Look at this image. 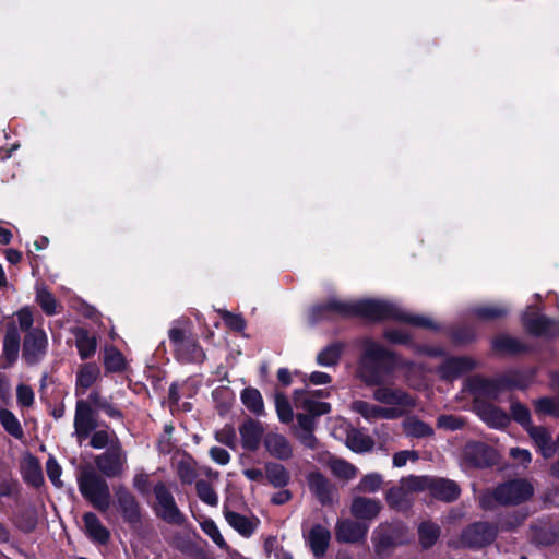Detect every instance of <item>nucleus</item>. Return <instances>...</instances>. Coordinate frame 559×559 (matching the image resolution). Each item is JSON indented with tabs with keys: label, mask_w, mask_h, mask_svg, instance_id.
<instances>
[{
	"label": "nucleus",
	"mask_w": 559,
	"mask_h": 559,
	"mask_svg": "<svg viewBox=\"0 0 559 559\" xmlns=\"http://www.w3.org/2000/svg\"><path fill=\"white\" fill-rule=\"evenodd\" d=\"M46 471H47V475H48L49 479L51 480V483L55 486L60 487L62 484L61 479H60L61 467L55 459L50 457L47 461Z\"/></svg>",
	"instance_id": "nucleus-61"
},
{
	"label": "nucleus",
	"mask_w": 559,
	"mask_h": 559,
	"mask_svg": "<svg viewBox=\"0 0 559 559\" xmlns=\"http://www.w3.org/2000/svg\"><path fill=\"white\" fill-rule=\"evenodd\" d=\"M265 474L274 487H284L289 481V473L278 463H269L265 466Z\"/></svg>",
	"instance_id": "nucleus-40"
},
{
	"label": "nucleus",
	"mask_w": 559,
	"mask_h": 559,
	"mask_svg": "<svg viewBox=\"0 0 559 559\" xmlns=\"http://www.w3.org/2000/svg\"><path fill=\"white\" fill-rule=\"evenodd\" d=\"M344 350V344L332 343L321 349L317 355V362L322 367H334L338 364L342 353Z\"/></svg>",
	"instance_id": "nucleus-36"
},
{
	"label": "nucleus",
	"mask_w": 559,
	"mask_h": 559,
	"mask_svg": "<svg viewBox=\"0 0 559 559\" xmlns=\"http://www.w3.org/2000/svg\"><path fill=\"white\" fill-rule=\"evenodd\" d=\"M264 432L261 423L253 419L246 420L239 427V433L241 439L242 448L248 451L258 450Z\"/></svg>",
	"instance_id": "nucleus-20"
},
{
	"label": "nucleus",
	"mask_w": 559,
	"mask_h": 559,
	"mask_svg": "<svg viewBox=\"0 0 559 559\" xmlns=\"http://www.w3.org/2000/svg\"><path fill=\"white\" fill-rule=\"evenodd\" d=\"M83 520L86 533L93 540L99 544L107 543L109 539V532L94 513H85Z\"/></svg>",
	"instance_id": "nucleus-33"
},
{
	"label": "nucleus",
	"mask_w": 559,
	"mask_h": 559,
	"mask_svg": "<svg viewBox=\"0 0 559 559\" xmlns=\"http://www.w3.org/2000/svg\"><path fill=\"white\" fill-rule=\"evenodd\" d=\"M477 413L483 421L493 428L506 427L510 421L509 416L503 411L491 404L479 405Z\"/></svg>",
	"instance_id": "nucleus-30"
},
{
	"label": "nucleus",
	"mask_w": 559,
	"mask_h": 559,
	"mask_svg": "<svg viewBox=\"0 0 559 559\" xmlns=\"http://www.w3.org/2000/svg\"><path fill=\"white\" fill-rule=\"evenodd\" d=\"M493 347L497 352L503 354H514L522 349L521 343L511 336L500 335L495 338Z\"/></svg>",
	"instance_id": "nucleus-49"
},
{
	"label": "nucleus",
	"mask_w": 559,
	"mask_h": 559,
	"mask_svg": "<svg viewBox=\"0 0 559 559\" xmlns=\"http://www.w3.org/2000/svg\"><path fill=\"white\" fill-rule=\"evenodd\" d=\"M497 535V528L486 522H476L467 526L461 535L460 544L469 548H480L490 544Z\"/></svg>",
	"instance_id": "nucleus-11"
},
{
	"label": "nucleus",
	"mask_w": 559,
	"mask_h": 559,
	"mask_svg": "<svg viewBox=\"0 0 559 559\" xmlns=\"http://www.w3.org/2000/svg\"><path fill=\"white\" fill-rule=\"evenodd\" d=\"M352 409L369 421L377 419H395V414L391 411H385L384 406L361 400L353 402Z\"/></svg>",
	"instance_id": "nucleus-25"
},
{
	"label": "nucleus",
	"mask_w": 559,
	"mask_h": 559,
	"mask_svg": "<svg viewBox=\"0 0 559 559\" xmlns=\"http://www.w3.org/2000/svg\"><path fill=\"white\" fill-rule=\"evenodd\" d=\"M425 476H408L402 478L399 485L390 488L385 499L388 504L395 510H406L413 499L415 492L425 490Z\"/></svg>",
	"instance_id": "nucleus-6"
},
{
	"label": "nucleus",
	"mask_w": 559,
	"mask_h": 559,
	"mask_svg": "<svg viewBox=\"0 0 559 559\" xmlns=\"http://www.w3.org/2000/svg\"><path fill=\"white\" fill-rule=\"evenodd\" d=\"M19 328L26 333L33 330L34 317L29 307H23L14 313Z\"/></svg>",
	"instance_id": "nucleus-57"
},
{
	"label": "nucleus",
	"mask_w": 559,
	"mask_h": 559,
	"mask_svg": "<svg viewBox=\"0 0 559 559\" xmlns=\"http://www.w3.org/2000/svg\"><path fill=\"white\" fill-rule=\"evenodd\" d=\"M90 437V445L97 450L104 449L108 445L109 448L114 447L116 442H119L116 433L108 428L95 429Z\"/></svg>",
	"instance_id": "nucleus-39"
},
{
	"label": "nucleus",
	"mask_w": 559,
	"mask_h": 559,
	"mask_svg": "<svg viewBox=\"0 0 559 559\" xmlns=\"http://www.w3.org/2000/svg\"><path fill=\"white\" fill-rule=\"evenodd\" d=\"M475 362L467 357H454L447 359L438 369V372L443 380H453L462 373L469 371L474 368Z\"/></svg>",
	"instance_id": "nucleus-21"
},
{
	"label": "nucleus",
	"mask_w": 559,
	"mask_h": 559,
	"mask_svg": "<svg viewBox=\"0 0 559 559\" xmlns=\"http://www.w3.org/2000/svg\"><path fill=\"white\" fill-rule=\"evenodd\" d=\"M382 509V504L377 499L356 497L352 501L350 513L354 518L362 521L374 520Z\"/></svg>",
	"instance_id": "nucleus-19"
},
{
	"label": "nucleus",
	"mask_w": 559,
	"mask_h": 559,
	"mask_svg": "<svg viewBox=\"0 0 559 559\" xmlns=\"http://www.w3.org/2000/svg\"><path fill=\"white\" fill-rule=\"evenodd\" d=\"M177 473L179 478L185 484H191L197 477L193 462L190 457L181 459L177 462Z\"/></svg>",
	"instance_id": "nucleus-54"
},
{
	"label": "nucleus",
	"mask_w": 559,
	"mask_h": 559,
	"mask_svg": "<svg viewBox=\"0 0 559 559\" xmlns=\"http://www.w3.org/2000/svg\"><path fill=\"white\" fill-rule=\"evenodd\" d=\"M226 522L242 537L249 538L260 525V520L254 515H245L236 511L224 509Z\"/></svg>",
	"instance_id": "nucleus-17"
},
{
	"label": "nucleus",
	"mask_w": 559,
	"mask_h": 559,
	"mask_svg": "<svg viewBox=\"0 0 559 559\" xmlns=\"http://www.w3.org/2000/svg\"><path fill=\"white\" fill-rule=\"evenodd\" d=\"M308 484L311 492L321 503L325 504L333 501L335 490L321 474L311 473L308 477Z\"/></svg>",
	"instance_id": "nucleus-27"
},
{
	"label": "nucleus",
	"mask_w": 559,
	"mask_h": 559,
	"mask_svg": "<svg viewBox=\"0 0 559 559\" xmlns=\"http://www.w3.org/2000/svg\"><path fill=\"white\" fill-rule=\"evenodd\" d=\"M104 366L108 372H118L124 368V358L115 347L105 348Z\"/></svg>",
	"instance_id": "nucleus-45"
},
{
	"label": "nucleus",
	"mask_w": 559,
	"mask_h": 559,
	"mask_svg": "<svg viewBox=\"0 0 559 559\" xmlns=\"http://www.w3.org/2000/svg\"><path fill=\"white\" fill-rule=\"evenodd\" d=\"M383 484V478L378 473L367 474L361 478L357 486V490L365 493L377 492Z\"/></svg>",
	"instance_id": "nucleus-51"
},
{
	"label": "nucleus",
	"mask_w": 559,
	"mask_h": 559,
	"mask_svg": "<svg viewBox=\"0 0 559 559\" xmlns=\"http://www.w3.org/2000/svg\"><path fill=\"white\" fill-rule=\"evenodd\" d=\"M329 314L343 317L360 316L369 320L392 319L414 326L438 328L428 317L409 313L395 302L380 299L346 301L331 297L325 304L318 305L312 309L313 319L323 318Z\"/></svg>",
	"instance_id": "nucleus-1"
},
{
	"label": "nucleus",
	"mask_w": 559,
	"mask_h": 559,
	"mask_svg": "<svg viewBox=\"0 0 559 559\" xmlns=\"http://www.w3.org/2000/svg\"><path fill=\"white\" fill-rule=\"evenodd\" d=\"M532 484L524 479L507 481L498 486L492 493L485 492L479 497V503L484 509L491 508V499L502 504H519L533 496Z\"/></svg>",
	"instance_id": "nucleus-3"
},
{
	"label": "nucleus",
	"mask_w": 559,
	"mask_h": 559,
	"mask_svg": "<svg viewBox=\"0 0 559 559\" xmlns=\"http://www.w3.org/2000/svg\"><path fill=\"white\" fill-rule=\"evenodd\" d=\"M487 448L483 443H468L464 449V456L475 466H483L486 463L485 454Z\"/></svg>",
	"instance_id": "nucleus-46"
},
{
	"label": "nucleus",
	"mask_w": 559,
	"mask_h": 559,
	"mask_svg": "<svg viewBox=\"0 0 559 559\" xmlns=\"http://www.w3.org/2000/svg\"><path fill=\"white\" fill-rule=\"evenodd\" d=\"M511 413L515 421L521 424L525 429L533 426L531 424V414L527 407L520 403H512Z\"/></svg>",
	"instance_id": "nucleus-56"
},
{
	"label": "nucleus",
	"mask_w": 559,
	"mask_h": 559,
	"mask_svg": "<svg viewBox=\"0 0 559 559\" xmlns=\"http://www.w3.org/2000/svg\"><path fill=\"white\" fill-rule=\"evenodd\" d=\"M509 308L504 305H484L473 309V314L481 321H490L504 317Z\"/></svg>",
	"instance_id": "nucleus-38"
},
{
	"label": "nucleus",
	"mask_w": 559,
	"mask_h": 559,
	"mask_svg": "<svg viewBox=\"0 0 559 559\" xmlns=\"http://www.w3.org/2000/svg\"><path fill=\"white\" fill-rule=\"evenodd\" d=\"M374 550L379 556H388L393 548L408 542L409 536L402 523H381L372 533Z\"/></svg>",
	"instance_id": "nucleus-5"
},
{
	"label": "nucleus",
	"mask_w": 559,
	"mask_h": 559,
	"mask_svg": "<svg viewBox=\"0 0 559 559\" xmlns=\"http://www.w3.org/2000/svg\"><path fill=\"white\" fill-rule=\"evenodd\" d=\"M100 369L96 364L83 365L76 374V395H83L98 379Z\"/></svg>",
	"instance_id": "nucleus-28"
},
{
	"label": "nucleus",
	"mask_w": 559,
	"mask_h": 559,
	"mask_svg": "<svg viewBox=\"0 0 559 559\" xmlns=\"http://www.w3.org/2000/svg\"><path fill=\"white\" fill-rule=\"evenodd\" d=\"M360 344L362 353L356 372L365 384H380L384 380L381 362L389 361L391 369L400 368L404 370L405 381L412 389L425 390L428 388L426 374L430 372V369L402 359L371 338H362Z\"/></svg>",
	"instance_id": "nucleus-2"
},
{
	"label": "nucleus",
	"mask_w": 559,
	"mask_h": 559,
	"mask_svg": "<svg viewBox=\"0 0 559 559\" xmlns=\"http://www.w3.org/2000/svg\"><path fill=\"white\" fill-rule=\"evenodd\" d=\"M215 439L229 448H235L236 444V432L235 430L226 426L223 429L216 431Z\"/></svg>",
	"instance_id": "nucleus-60"
},
{
	"label": "nucleus",
	"mask_w": 559,
	"mask_h": 559,
	"mask_svg": "<svg viewBox=\"0 0 559 559\" xmlns=\"http://www.w3.org/2000/svg\"><path fill=\"white\" fill-rule=\"evenodd\" d=\"M383 383L384 380L380 384H374L377 389L373 391L372 397L378 403L384 404L385 411L393 412L395 419L415 408L416 400L409 393Z\"/></svg>",
	"instance_id": "nucleus-4"
},
{
	"label": "nucleus",
	"mask_w": 559,
	"mask_h": 559,
	"mask_svg": "<svg viewBox=\"0 0 559 559\" xmlns=\"http://www.w3.org/2000/svg\"><path fill=\"white\" fill-rule=\"evenodd\" d=\"M176 356L183 362H201L205 357L203 349L197 341L190 337L177 348Z\"/></svg>",
	"instance_id": "nucleus-34"
},
{
	"label": "nucleus",
	"mask_w": 559,
	"mask_h": 559,
	"mask_svg": "<svg viewBox=\"0 0 559 559\" xmlns=\"http://www.w3.org/2000/svg\"><path fill=\"white\" fill-rule=\"evenodd\" d=\"M294 403L297 408H302L314 416L328 414L331 411L329 403L316 401L313 394L306 391H295Z\"/></svg>",
	"instance_id": "nucleus-24"
},
{
	"label": "nucleus",
	"mask_w": 559,
	"mask_h": 559,
	"mask_svg": "<svg viewBox=\"0 0 559 559\" xmlns=\"http://www.w3.org/2000/svg\"><path fill=\"white\" fill-rule=\"evenodd\" d=\"M156 497V513L168 523H180L182 515L176 506L175 499L163 483L154 487Z\"/></svg>",
	"instance_id": "nucleus-12"
},
{
	"label": "nucleus",
	"mask_w": 559,
	"mask_h": 559,
	"mask_svg": "<svg viewBox=\"0 0 559 559\" xmlns=\"http://www.w3.org/2000/svg\"><path fill=\"white\" fill-rule=\"evenodd\" d=\"M476 389L484 391L490 397H496L502 389L524 388L525 384L518 372L511 371L495 380L476 379Z\"/></svg>",
	"instance_id": "nucleus-14"
},
{
	"label": "nucleus",
	"mask_w": 559,
	"mask_h": 559,
	"mask_svg": "<svg viewBox=\"0 0 559 559\" xmlns=\"http://www.w3.org/2000/svg\"><path fill=\"white\" fill-rule=\"evenodd\" d=\"M464 426V419L454 415H441L437 419V427L443 430H459Z\"/></svg>",
	"instance_id": "nucleus-55"
},
{
	"label": "nucleus",
	"mask_w": 559,
	"mask_h": 559,
	"mask_svg": "<svg viewBox=\"0 0 559 559\" xmlns=\"http://www.w3.org/2000/svg\"><path fill=\"white\" fill-rule=\"evenodd\" d=\"M330 468L332 473L341 478L350 479L356 476V468L341 459H331Z\"/></svg>",
	"instance_id": "nucleus-52"
},
{
	"label": "nucleus",
	"mask_w": 559,
	"mask_h": 559,
	"mask_svg": "<svg viewBox=\"0 0 559 559\" xmlns=\"http://www.w3.org/2000/svg\"><path fill=\"white\" fill-rule=\"evenodd\" d=\"M201 528L221 549H227L228 545L221 534L219 528L215 524V522L211 519H205L201 523Z\"/></svg>",
	"instance_id": "nucleus-47"
},
{
	"label": "nucleus",
	"mask_w": 559,
	"mask_h": 559,
	"mask_svg": "<svg viewBox=\"0 0 559 559\" xmlns=\"http://www.w3.org/2000/svg\"><path fill=\"white\" fill-rule=\"evenodd\" d=\"M240 399L242 404L251 413L255 414L257 416L264 414V403L259 390L254 388H246L242 390Z\"/></svg>",
	"instance_id": "nucleus-37"
},
{
	"label": "nucleus",
	"mask_w": 559,
	"mask_h": 559,
	"mask_svg": "<svg viewBox=\"0 0 559 559\" xmlns=\"http://www.w3.org/2000/svg\"><path fill=\"white\" fill-rule=\"evenodd\" d=\"M368 530L369 525L365 522L345 519L337 522L335 535L338 542L357 543L366 538Z\"/></svg>",
	"instance_id": "nucleus-16"
},
{
	"label": "nucleus",
	"mask_w": 559,
	"mask_h": 559,
	"mask_svg": "<svg viewBox=\"0 0 559 559\" xmlns=\"http://www.w3.org/2000/svg\"><path fill=\"white\" fill-rule=\"evenodd\" d=\"M73 425V436L79 444H82L97 429L98 425L95 413L87 401L79 400L76 402Z\"/></svg>",
	"instance_id": "nucleus-10"
},
{
	"label": "nucleus",
	"mask_w": 559,
	"mask_h": 559,
	"mask_svg": "<svg viewBox=\"0 0 559 559\" xmlns=\"http://www.w3.org/2000/svg\"><path fill=\"white\" fill-rule=\"evenodd\" d=\"M79 489L94 507L99 510H107L110 503V493L107 483L93 472H84L80 475Z\"/></svg>",
	"instance_id": "nucleus-7"
},
{
	"label": "nucleus",
	"mask_w": 559,
	"mask_h": 559,
	"mask_svg": "<svg viewBox=\"0 0 559 559\" xmlns=\"http://www.w3.org/2000/svg\"><path fill=\"white\" fill-rule=\"evenodd\" d=\"M35 293V301L46 316H55L60 312L61 305L45 285L36 284Z\"/></svg>",
	"instance_id": "nucleus-29"
},
{
	"label": "nucleus",
	"mask_w": 559,
	"mask_h": 559,
	"mask_svg": "<svg viewBox=\"0 0 559 559\" xmlns=\"http://www.w3.org/2000/svg\"><path fill=\"white\" fill-rule=\"evenodd\" d=\"M0 423L8 433H10L12 437L16 439H22L24 435L23 429L21 427L20 421L12 412L8 409H1Z\"/></svg>",
	"instance_id": "nucleus-44"
},
{
	"label": "nucleus",
	"mask_w": 559,
	"mask_h": 559,
	"mask_svg": "<svg viewBox=\"0 0 559 559\" xmlns=\"http://www.w3.org/2000/svg\"><path fill=\"white\" fill-rule=\"evenodd\" d=\"M402 427L405 435L412 438L432 437L435 433V430L430 425L414 416L407 417L402 423Z\"/></svg>",
	"instance_id": "nucleus-35"
},
{
	"label": "nucleus",
	"mask_w": 559,
	"mask_h": 559,
	"mask_svg": "<svg viewBox=\"0 0 559 559\" xmlns=\"http://www.w3.org/2000/svg\"><path fill=\"white\" fill-rule=\"evenodd\" d=\"M384 337L392 344L407 345L411 343L412 336L404 329H388L384 332Z\"/></svg>",
	"instance_id": "nucleus-58"
},
{
	"label": "nucleus",
	"mask_w": 559,
	"mask_h": 559,
	"mask_svg": "<svg viewBox=\"0 0 559 559\" xmlns=\"http://www.w3.org/2000/svg\"><path fill=\"white\" fill-rule=\"evenodd\" d=\"M73 334L75 336V345L81 359L91 358L96 352V337L82 328L75 329Z\"/></svg>",
	"instance_id": "nucleus-31"
},
{
	"label": "nucleus",
	"mask_w": 559,
	"mask_h": 559,
	"mask_svg": "<svg viewBox=\"0 0 559 559\" xmlns=\"http://www.w3.org/2000/svg\"><path fill=\"white\" fill-rule=\"evenodd\" d=\"M535 413L538 416H551L559 418V395L555 397H542L534 402Z\"/></svg>",
	"instance_id": "nucleus-41"
},
{
	"label": "nucleus",
	"mask_w": 559,
	"mask_h": 559,
	"mask_svg": "<svg viewBox=\"0 0 559 559\" xmlns=\"http://www.w3.org/2000/svg\"><path fill=\"white\" fill-rule=\"evenodd\" d=\"M526 430L545 459L551 457L556 453L557 449H559L557 441H552V438L546 428L531 426Z\"/></svg>",
	"instance_id": "nucleus-23"
},
{
	"label": "nucleus",
	"mask_w": 559,
	"mask_h": 559,
	"mask_svg": "<svg viewBox=\"0 0 559 559\" xmlns=\"http://www.w3.org/2000/svg\"><path fill=\"white\" fill-rule=\"evenodd\" d=\"M116 498L124 519L129 522H136L140 518L139 504L132 493L120 486L116 488Z\"/></svg>",
	"instance_id": "nucleus-26"
},
{
	"label": "nucleus",
	"mask_w": 559,
	"mask_h": 559,
	"mask_svg": "<svg viewBox=\"0 0 559 559\" xmlns=\"http://www.w3.org/2000/svg\"><path fill=\"white\" fill-rule=\"evenodd\" d=\"M48 347V337L41 328L29 330L23 340L22 358L28 365L38 364L45 357Z\"/></svg>",
	"instance_id": "nucleus-9"
},
{
	"label": "nucleus",
	"mask_w": 559,
	"mask_h": 559,
	"mask_svg": "<svg viewBox=\"0 0 559 559\" xmlns=\"http://www.w3.org/2000/svg\"><path fill=\"white\" fill-rule=\"evenodd\" d=\"M418 460V453L415 451H400L393 455V466L403 467L408 461Z\"/></svg>",
	"instance_id": "nucleus-64"
},
{
	"label": "nucleus",
	"mask_w": 559,
	"mask_h": 559,
	"mask_svg": "<svg viewBox=\"0 0 559 559\" xmlns=\"http://www.w3.org/2000/svg\"><path fill=\"white\" fill-rule=\"evenodd\" d=\"M16 399L22 406H31L34 402V392L31 386L20 384L16 389Z\"/></svg>",
	"instance_id": "nucleus-62"
},
{
	"label": "nucleus",
	"mask_w": 559,
	"mask_h": 559,
	"mask_svg": "<svg viewBox=\"0 0 559 559\" xmlns=\"http://www.w3.org/2000/svg\"><path fill=\"white\" fill-rule=\"evenodd\" d=\"M426 477L425 489H429L431 495L440 500L452 501L460 495V488L456 483L444 478Z\"/></svg>",
	"instance_id": "nucleus-18"
},
{
	"label": "nucleus",
	"mask_w": 559,
	"mask_h": 559,
	"mask_svg": "<svg viewBox=\"0 0 559 559\" xmlns=\"http://www.w3.org/2000/svg\"><path fill=\"white\" fill-rule=\"evenodd\" d=\"M263 445L267 454L281 461H287L294 455V448L288 438L277 431H270L263 437Z\"/></svg>",
	"instance_id": "nucleus-15"
},
{
	"label": "nucleus",
	"mask_w": 559,
	"mask_h": 559,
	"mask_svg": "<svg viewBox=\"0 0 559 559\" xmlns=\"http://www.w3.org/2000/svg\"><path fill=\"white\" fill-rule=\"evenodd\" d=\"M95 464L106 477H120L127 469V452L120 442H116L114 447L96 456Z\"/></svg>",
	"instance_id": "nucleus-8"
},
{
	"label": "nucleus",
	"mask_w": 559,
	"mask_h": 559,
	"mask_svg": "<svg viewBox=\"0 0 559 559\" xmlns=\"http://www.w3.org/2000/svg\"><path fill=\"white\" fill-rule=\"evenodd\" d=\"M275 408L278 419L287 424L293 419V409L287 397L282 393L275 395Z\"/></svg>",
	"instance_id": "nucleus-53"
},
{
	"label": "nucleus",
	"mask_w": 559,
	"mask_h": 559,
	"mask_svg": "<svg viewBox=\"0 0 559 559\" xmlns=\"http://www.w3.org/2000/svg\"><path fill=\"white\" fill-rule=\"evenodd\" d=\"M198 497L206 504L216 507L218 504V496L214 488L206 480H199L195 484Z\"/></svg>",
	"instance_id": "nucleus-50"
},
{
	"label": "nucleus",
	"mask_w": 559,
	"mask_h": 559,
	"mask_svg": "<svg viewBox=\"0 0 559 559\" xmlns=\"http://www.w3.org/2000/svg\"><path fill=\"white\" fill-rule=\"evenodd\" d=\"M168 337L174 345L175 352L189 338L186 336L185 330L177 325L170 328Z\"/></svg>",
	"instance_id": "nucleus-63"
},
{
	"label": "nucleus",
	"mask_w": 559,
	"mask_h": 559,
	"mask_svg": "<svg viewBox=\"0 0 559 559\" xmlns=\"http://www.w3.org/2000/svg\"><path fill=\"white\" fill-rule=\"evenodd\" d=\"M419 542L424 548L431 547L440 536V527L431 522H423L418 527Z\"/></svg>",
	"instance_id": "nucleus-42"
},
{
	"label": "nucleus",
	"mask_w": 559,
	"mask_h": 559,
	"mask_svg": "<svg viewBox=\"0 0 559 559\" xmlns=\"http://www.w3.org/2000/svg\"><path fill=\"white\" fill-rule=\"evenodd\" d=\"M90 405H94L96 408L103 409L111 418H120L121 413L114 407L106 399L102 397L98 391H93L88 395Z\"/></svg>",
	"instance_id": "nucleus-48"
},
{
	"label": "nucleus",
	"mask_w": 559,
	"mask_h": 559,
	"mask_svg": "<svg viewBox=\"0 0 559 559\" xmlns=\"http://www.w3.org/2000/svg\"><path fill=\"white\" fill-rule=\"evenodd\" d=\"M21 347V336L15 323H11L7 328L3 338V354L7 360L12 364L16 360Z\"/></svg>",
	"instance_id": "nucleus-32"
},
{
	"label": "nucleus",
	"mask_w": 559,
	"mask_h": 559,
	"mask_svg": "<svg viewBox=\"0 0 559 559\" xmlns=\"http://www.w3.org/2000/svg\"><path fill=\"white\" fill-rule=\"evenodd\" d=\"M218 313L225 324L235 331H242L246 326L245 320L241 316L231 313L227 310H218Z\"/></svg>",
	"instance_id": "nucleus-59"
},
{
	"label": "nucleus",
	"mask_w": 559,
	"mask_h": 559,
	"mask_svg": "<svg viewBox=\"0 0 559 559\" xmlns=\"http://www.w3.org/2000/svg\"><path fill=\"white\" fill-rule=\"evenodd\" d=\"M346 444L355 452H366L373 447V441L365 433L353 430L347 435Z\"/></svg>",
	"instance_id": "nucleus-43"
},
{
	"label": "nucleus",
	"mask_w": 559,
	"mask_h": 559,
	"mask_svg": "<svg viewBox=\"0 0 559 559\" xmlns=\"http://www.w3.org/2000/svg\"><path fill=\"white\" fill-rule=\"evenodd\" d=\"M523 323L532 334L546 337L559 336V321L536 313L532 307L524 312Z\"/></svg>",
	"instance_id": "nucleus-13"
},
{
	"label": "nucleus",
	"mask_w": 559,
	"mask_h": 559,
	"mask_svg": "<svg viewBox=\"0 0 559 559\" xmlns=\"http://www.w3.org/2000/svg\"><path fill=\"white\" fill-rule=\"evenodd\" d=\"M307 544L316 557H322L330 544L331 533L328 527L317 524L305 535Z\"/></svg>",
	"instance_id": "nucleus-22"
}]
</instances>
